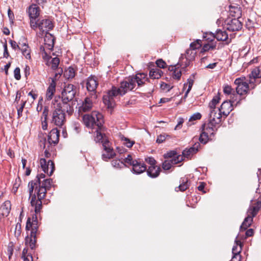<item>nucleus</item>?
<instances>
[{
  "mask_svg": "<svg viewBox=\"0 0 261 261\" xmlns=\"http://www.w3.org/2000/svg\"><path fill=\"white\" fill-rule=\"evenodd\" d=\"M83 121L86 127L95 129L96 136L95 140L100 142L103 147L104 152L102 158L104 161L113 158L115 155L113 149L110 146V142L105 135H103L100 130L103 123V116L101 114L94 111L91 115L86 114L83 116Z\"/></svg>",
  "mask_w": 261,
  "mask_h": 261,
  "instance_id": "nucleus-1",
  "label": "nucleus"
},
{
  "mask_svg": "<svg viewBox=\"0 0 261 261\" xmlns=\"http://www.w3.org/2000/svg\"><path fill=\"white\" fill-rule=\"evenodd\" d=\"M147 75L145 73H138L135 76L128 77L120 83V87L113 86L106 94L103 96V102L108 109H113L115 105L114 98L117 96H123L128 91L133 90L136 84L141 86L148 81Z\"/></svg>",
  "mask_w": 261,
  "mask_h": 261,
  "instance_id": "nucleus-2",
  "label": "nucleus"
},
{
  "mask_svg": "<svg viewBox=\"0 0 261 261\" xmlns=\"http://www.w3.org/2000/svg\"><path fill=\"white\" fill-rule=\"evenodd\" d=\"M54 110L51 113V123L59 127H62L66 122L65 112L69 116L74 111L73 107L67 105H61L56 102L54 103Z\"/></svg>",
  "mask_w": 261,
  "mask_h": 261,
  "instance_id": "nucleus-3",
  "label": "nucleus"
},
{
  "mask_svg": "<svg viewBox=\"0 0 261 261\" xmlns=\"http://www.w3.org/2000/svg\"><path fill=\"white\" fill-rule=\"evenodd\" d=\"M34 189L35 193L36 192L37 194L38 199H36L35 193L33 194V193L32 196H30V198L31 197V206L34 208L35 214L37 215L41 212L42 207L41 200L45 197L47 189L42 187L41 184L38 185L37 189L35 187Z\"/></svg>",
  "mask_w": 261,
  "mask_h": 261,
  "instance_id": "nucleus-4",
  "label": "nucleus"
},
{
  "mask_svg": "<svg viewBox=\"0 0 261 261\" xmlns=\"http://www.w3.org/2000/svg\"><path fill=\"white\" fill-rule=\"evenodd\" d=\"M76 93L75 87L72 84L65 86L62 92V100L59 102L55 100V102L62 106L67 105L68 108L73 107L72 100L73 99Z\"/></svg>",
  "mask_w": 261,
  "mask_h": 261,
  "instance_id": "nucleus-5",
  "label": "nucleus"
},
{
  "mask_svg": "<svg viewBox=\"0 0 261 261\" xmlns=\"http://www.w3.org/2000/svg\"><path fill=\"white\" fill-rule=\"evenodd\" d=\"M44 41V45L43 46L40 47V50L42 52L43 59L48 63L49 59L48 53L54 48L55 38L50 33H45Z\"/></svg>",
  "mask_w": 261,
  "mask_h": 261,
  "instance_id": "nucleus-6",
  "label": "nucleus"
},
{
  "mask_svg": "<svg viewBox=\"0 0 261 261\" xmlns=\"http://www.w3.org/2000/svg\"><path fill=\"white\" fill-rule=\"evenodd\" d=\"M234 84L236 86V94L239 96L238 100L237 101L236 106L240 103V101L243 99L241 97L246 94L249 90V85L247 83L244 82L241 78H237L234 82Z\"/></svg>",
  "mask_w": 261,
  "mask_h": 261,
  "instance_id": "nucleus-7",
  "label": "nucleus"
},
{
  "mask_svg": "<svg viewBox=\"0 0 261 261\" xmlns=\"http://www.w3.org/2000/svg\"><path fill=\"white\" fill-rule=\"evenodd\" d=\"M54 28V24L52 21L49 19H43L39 22L36 21V27L31 28L34 30H36L37 28L39 30V32L37 33L39 37H42L44 34L48 33V32L52 30Z\"/></svg>",
  "mask_w": 261,
  "mask_h": 261,
  "instance_id": "nucleus-8",
  "label": "nucleus"
},
{
  "mask_svg": "<svg viewBox=\"0 0 261 261\" xmlns=\"http://www.w3.org/2000/svg\"><path fill=\"white\" fill-rule=\"evenodd\" d=\"M225 29L231 32L240 31L243 27V23L240 19L237 18L227 17L224 21Z\"/></svg>",
  "mask_w": 261,
  "mask_h": 261,
  "instance_id": "nucleus-9",
  "label": "nucleus"
},
{
  "mask_svg": "<svg viewBox=\"0 0 261 261\" xmlns=\"http://www.w3.org/2000/svg\"><path fill=\"white\" fill-rule=\"evenodd\" d=\"M196 51L191 48L188 49L186 54H182L178 62V66H180L182 68H186L190 62L195 59Z\"/></svg>",
  "mask_w": 261,
  "mask_h": 261,
  "instance_id": "nucleus-10",
  "label": "nucleus"
},
{
  "mask_svg": "<svg viewBox=\"0 0 261 261\" xmlns=\"http://www.w3.org/2000/svg\"><path fill=\"white\" fill-rule=\"evenodd\" d=\"M30 19L31 28L36 27L37 19L40 14V8L36 4H32L29 6L27 10Z\"/></svg>",
  "mask_w": 261,
  "mask_h": 261,
  "instance_id": "nucleus-11",
  "label": "nucleus"
},
{
  "mask_svg": "<svg viewBox=\"0 0 261 261\" xmlns=\"http://www.w3.org/2000/svg\"><path fill=\"white\" fill-rule=\"evenodd\" d=\"M212 134V122L211 119L208 123H204L202 126V132L199 137V141L205 144L209 140V135Z\"/></svg>",
  "mask_w": 261,
  "mask_h": 261,
  "instance_id": "nucleus-12",
  "label": "nucleus"
},
{
  "mask_svg": "<svg viewBox=\"0 0 261 261\" xmlns=\"http://www.w3.org/2000/svg\"><path fill=\"white\" fill-rule=\"evenodd\" d=\"M95 98V94H93L91 97H87L81 104H79L78 112L79 115H83V113L90 111L93 107L92 98Z\"/></svg>",
  "mask_w": 261,
  "mask_h": 261,
  "instance_id": "nucleus-13",
  "label": "nucleus"
},
{
  "mask_svg": "<svg viewBox=\"0 0 261 261\" xmlns=\"http://www.w3.org/2000/svg\"><path fill=\"white\" fill-rule=\"evenodd\" d=\"M252 202L253 200H251L247 214L254 218L257 215L261 208V198L260 196L255 202L254 203H252Z\"/></svg>",
  "mask_w": 261,
  "mask_h": 261,
  "instance_id": "nucleus-14",
  "label": "nucleus"
},
{
  "mask_svg": "<svg viewBox=\"0 0 261 261\" xmlns=\"http://www.w3.org/2000/svg\"><path fill=\"white\" fill-rule=\"evenodd\" d=\"M38 225L37 221V216L36 215L33 217L32 220L31 218H28L26 224V229L31 230V236L36 237L38 231Z\"/></svg>",
  "mask_w": 261,
  "mask_h": 261,
  "instance_id": "nucleus-15",
  "label": "nucleus"
},
{
  "mask_svg": "<svg viewBox=\"0 0 261 261\" xmlns=\"http://www.w3.org/2000/svg\"><path fill=\"white\" fill-rule=\"evenodd\" d=\"M40 166L45 173L51 176L55 170V165L51 160H48L47 162L45 159H41L40 160Z\"/></svg>",
  "mask_w": 261,
  "mask_h": 261,
  "instance_id": "nucleus-16",
  "label": "nucleus"
},
{
  "mask_svg": "<svg viewBox=\"0 0 261 261\" xmlns=\"http://www.w3.org/2000/svg\"><path fill=\"white\" fill-rule=\"evenodd\" d=\"M60 72H62V70L61 69L59 73H56L54 78L51 79V82L50 83L47 89L46 93V98L47 100H51L56 91V80L58 78V74L60 75Z\"/></svg>",
  "mask_w": 261,
  "mask_h": 261,
  "instance_id": "nucleus-17",
  "label": "nucleus"
},
{
  "mask_svg": "<svg viewBox=\"0 0 261 261\" xmlns=\"http://www.w3.org/2000/svg\"><path fill=\"white\" fill-rule=\"evenodd\" d=\"M60 131L57 128L52 129L48 135L47 141L50 146H55L59 142Z\"/></svg>",
  "mask_w": 261,
  "mask_h": 261,
  "instance_id": "nucleus-18",
  "label": "nucleus"
},
{
  "mask_svg": "<svg viewBox=\"0 0 261 261\" xmlns=\"http://www.w3.org/2000/svg\"><path fill=\"white\" fill-rule=\"evenodd\" d=\"M45 175L43 173L38 174L35 179L31 180L28 184L29 192L30 196L32 195V193L34 190L35 187L37 189V185L41 184L42 179H45Z\"/></svg>",
  "mask_w": 261,
  "mask_h": 261,
  "instance_id": "nucleus-19",
  "label": "nucleus"
},
{
  "mask_svg": "<svg viewBox=\"0 0 261 261\" xmlns=\"http://www.w3.org/2000/svg\"><path fill=\"white\" fill-rule=\"evenodd\" d=\"M223 91L225 95H229L232 101H237L238 100L239 96L236 94L235 90L231 86L227 84L224 85L223 87Z\"/></svg>",
  "mask_w": 261,
  "mask_h": 261,
  "instance_id": "nucleus-20",
  "label": "nucleus"
},
{
  "mask_svg": "<svg viewBox=\"0 0 261 261\" xmlns=\"http://www.w3.org/2000/svg\"><path fill=\"white\" fill-rule=\"evenodd\" d=\"M199 146V143H195L192 147L189 148V149H186L182 151L183 156L184 158L191 159L193 155L198 152Z\"/></svg>",
  "mask_w": 261,
  "mask_h": 261,
  "instance_id": "nucleus-21",
  "label": "nucleus"
},
{
  "mask_svg": "<svg viewBox=\"0 0 261 261\" xmlns=\"http://www.w3.org/2000/svg\"><path fill=\"white\" fill-rule=\"evenodd\" d=\"M224 27L222 29H218L213 33V38H216L218 41H226L228 39V34Z\"/></svg>",
  "mask_w": 261,
  "mask_h": 261,
  "instance_id": "nucleus-22",
  "label": "nucleus"
},
{
  "mask_svg": "<svg viewBox=\"0 0 261 261\" xmlns=\"http://www.w3.org/2000/svg\"><path fill=\"white\" fill-rule=\"evenodd\" d=\"M87 89L89 91L94 92L98 85L97 78L94 76L89 77L87 81Z\"/></svg>",
  "mask_w": 261,
  "mask_h": 261,
  "instance_id": "nucleus-23",
  "label": "nucleus"
},
{
  "mask_svg": "<svg viewBox=\"0 0 261 261\" xmlns=\"http://www.w3.org/2000/svg\"><path fill=\"white\" fill-rule=\"evenodd\" d=\"M229 11L230 17L237 18L238 19L241 18L242 10L241 7L230 6Z\"/></svg>",
  "mask_w": 261,
  "mask_h": 261,
  "instance_id": "nucleus-24",
  "label": "nucleus"
},
{
  "mask_svg": "<svg viewBox=\"0 0 261 261\" xmlns=\"http://www.w3.org/2000/svg\"><path fill=\"white\" fill-rule=\"evenodd\" d=\"M161 171V168L159 166H149L147 170V174L151 178H156L160 175Z\"/></svg>",
  "mask_w": 261,
  "mask_h": 261,
  "instance_id": "nucleus-25",
  "label": "nucleus"
},
{
  "mask_svg": "<svg viewBox=\"0 0 261 261\" xmlns=\"http://www.w3.org/2000/svg\"><path fill=\"white\" fill-rule=\"evenodd\" d=\"M133 170L136 174H141L146 170V166L144 163L136 161L133 164Z\"/></svg>",
  "mask_w": 261,
  "mask_h": 261,
  "instance_id": "nucleus-26",
  "label": "nucleus"
},
{
  "mask_svg": "<svg viewBox=\"0 0 261 261\" xmlns=\"http://www.w3.org/2000/svg\"><path fill=\"white\" fill-rule=\"evenodd\" d=\"M171 71H173L172 77L174 79L179 80L180 79L181 73L183 71H186V68H182L180 66H178V63L174 66H172L171 69Z\"/></svg>",
  "mask_w": 261,
  "mask_h": 261,
  "instance_id": "nucleus-27",
  "label": "nucleus"
},
{
  "mask_svg": "<svg viewBox=\"0 0 261 261\" xmlns=\"http://www.w3.org/2000/svg\"><path fill=\"white\" fill-rule=\"evenodd\" d=\"M11 208V202L7 200L4 202L0 207V213L3 216L7 217L10 213Z\"/></svg>",
  "mask_w": 261,
  "mask_h": 261,
  "instance_id": "nucleus-28",
  "label": "nucleus"
},
{
  "mask_svg": "<svg viewBox=\"0 0 261 261\" xmlns=\"http://www.w3.org/2000/svg\"><path fill=\"white\" fill-rule=\"evenodd\" d=\"M236 103L237 101H232L231 99L228 101H224L221 106V108L222 110H225L226 112L223 111V113L229 114L233 110V105L236 106Z\"/></svg>",
  "mask_w": 261,
  "mask_h": 261,
  "instance_id": "nucleus-29",
  "label": "nucleus"
},
{
  "mask_svg": "<svg viewBox=\"0 0 261 261\" xmlns=\"http://www.w3.org/2000/svg\"><path fill=\"white\" fill-rule=\"evenodd\" d=\"M212 37V33L210 32L209 34L208 33H205L203 34V38L205 40L208 41V43H205L204 44L202 50L203 51H207L209 50L210 48H212V39L211 37Z\"/></svg>",
  "mask_w": 261,
  "mask_h": 261,
  "instance_id": "nucleus-30",
  "label": "nucleus"
},
{
  "mask_svg": "<svg viewBox=\"0 0 261 261\" xmlns=\"http://www.w3.org/2000/svg\"><path fill=\"white\" fill-rule=\"evenodd\" d=\"M20 46V48L19 50H21L22 55L25 57L27 59H31V50L29 48L28 44L26 43L25 42L23 43H19Z\"/></svg>",
  "mask_w": 261,
  "mask_h": 261,
  "instance_id": "nucleus-31",
  "label": "nucleus"
},
{
  "mask_svg": "<svg viewBox=\"0 0 261 261\" xmlns=\"http://www.w3.org/2000/svg\"><path fill=\"white\" fill-rule=\"evenodd\" d=\"M253 217L247 214V216L244 219L243 223L240 226V231L245 230L249 227L253 222Z\"/></svg>",
  "mask_w": 261,
  "mask_h": 261,
  "instance_id": "nucleus-32",
  "label": "nucleus"
},
{
  "mask_svg": "<svg viewBox=\"0 0 261 261\" xmlns=\"http://www.w3.org/2000/svg\"><path fill=\"white\" fill-rule=\"evenodd\" d=\"M163 72V71L159 68H156L154 69H152L149 71V77L152 79H159L162 75Z\"/></svg>",
  "mask_w": 261,
  "mask_h": 261,
  "instance_id": "nucleus-33",
  "label": "nucleus"
},
{
  "mask_svg": "<svg viewBox=\"0 0 261 261\" xmlns=\"http://www.w3.org/2000/svg\"><path fill=\"white\" fill-rule=\"evenodd\" d=\"M46 61V64L49 66H51V68L53 70H56L58 68L59 63H60V60L59 58L58 57H55L53 58H51V56H49V61L47 63V61Z\"/></svg>",
  "mask_w": 261,
  "mask_h": 261,
  "instance_id": "nucleus-34",
  "label": "nucleus"
},
{
  "mask_svg": "<svg viewBox=\"0 0 261 261\" xmlns=\"http://www.w3.org/2000/svg\"><path fill=\"white\" fill-rule=\"evenodd\" d=\"M235 245H234L232 249V253L234 254V253H237L240 250V252L242 250V247L243 246V243H242L240 241L238 240V236L236 237L235 239Z\"/></svg>",
  "mask_w": 261,
  "mask_h": 261,
  "instance_id": "nucleus-35",
  "label": "nucleus"
},
{
  "mask_svg": "<svg viewBox=\"0 0 261 261\" xmlns=\"http://www.w3.org/2000/svg\"><path fill=\"white\" fill-rule=\"evenodd\" d=\"M75 76V70L73 68L69 67L64 72V76L68 79H72Z\"/></svg>",
  "mask_w": 261,
  "mask_h": 261,
  "instance_id": "nucleus-36",
  "label": "nucleus"
},
{
  "mask_svg": "<svg viewBox=\"0 0 261 261\" xmlns=\"http://www.w3.org/2000/svg\"><path fill=\"white\" fill-rule=\"evenodd\" d=\"M36 237H32L27 238L25 240V243L28 246H29L31 249H34L35 248V244L36 243Z\"/></svg>",
  "mask_w": 261,
  "mask_h": 261,
  "instance_id": "nucleus-37",
  "label": "nucleus"
},
{
  "mask_svg": "<svg viewBox=\"0 0 261 261\" xmlns=\"http://www.w3.org/2000/svg\"><path fill=\"white\" fill-rule=\"evenodd\" d=\"M120 138L123 144L125 145L127 147L130 148L135 144V141L130 140L129 139L125 137L123 135L120 136Z\"/></svg>",
  "mask_w": 261,
  "mask_h": 261,
  "instance_id": "nucleus-38",
  "label": "nucleus"
},
{
  "mask_svg": "<svg viewBox=\"0 0 261 261\" xmlns=\"http://www.w3.org/2000/svg\"><path fill=\"white\" fill-rule=\"evenodd\" d=\"M189 187V185L188 183L187 179H183L182 182L179 185L178 187L175 188L176 191H185L187 190Z\"/></svg>",
  "mask_w": 261,
  "mask_h": 261,
  "instance_id": "nucleus-39",
  "label": "nucleus"
},
{
  "mask_svg": "<svg viewBox=\"0 0 261 261\" xmlns=\"http://www.w3.org/2000/svg\"><path fill=\"white\" fill-rule=\"evenodd\" d=\"M122 158L119 159L113 160L112 162V165L116 168H121L125 166L123 161H122Z\"/></svg>",
  "mask_w": 261,
  "mask_h": 261,
  "instance_id": "nucleus-40",
  "label": "nucleus"
},
{
  "mask_svg": "<svg viewBox=\"0 0 261 261\" xmlns=\"http://www.w3.org/2000/svg\"><path fill=\"white\" fill-rule=\"evenodd\" d=\"M193 77H190L187 80V83L184 84V88L185 89L188 86V92H190L191 91L192 87L193 85L194 81V75H192Z\"/></svg>",
  "mask_w": 261,
  "mask_h": 261,
  "instance_id": "nucleus-41",
  "label": "nucleus"
},
{
  "mask_svg": "<svg viewBox=\"0 0 261 261\" xmlns=\"http://www.w3.org/2000/svg\"><path fill=\"white\" fill-rule=\"evenodd\" d=\"M201 40L200 39H197L195 41L190 44V48L196 51L197 49L201 47Z\"/></svg>",
  "mask_w": 261,
  "mask_h": 261,
  "instance_id": "nucleus-42",
  "label": "nucleus"
},
{
  "mask_svg": "<svg viewBox=\"0 0 261 261\" xmlns=\"http://www.w3.org/2000/svg\"><path fill=\"white\" fill-rule=\"evenodd\" d=\"M52 179L50 178L43 179L41 185L47 189H49L51 186Z\"/></svg>",
  "mask_w": 261,
  "mask_h": 261,
  "instance_id": "nucleus-43",
  "label": "nucleus"
},
{
  "mask_svg": "<svg viewBox=\"0 0 261 261\" xmlns=\"http://www.w3.org/2000/svg\"><path fill=\"white\" fill-rule=\"evenodd\" d=\"M184 156L183 155L181 156L180 155H176L172 159H171V162L173 164V165L177 164L183 160V158Z\"/></svg>",
  "mask_w": 261,
  "mask_h": 261,
  "instance_id": "nucleus-44",
  "label": "nucleus"
},
{
  "mask_svg": "<svg viewBox=\"0 0 261 261\" xmlns=\"http://www.w3.org/2000/svg\"><path fill=\"white\" fill-rule=\"evenodd\" d=\"M122 161H123L124 164L126 163L130 165L133 166V164H135V162H136L137 160H133L132 156L130 154H128L127 157L125 159L122 158Z\"/></svg>",
  "mask_w": 261,
  "mask_h": 261,
  "instance_id": "nucleus-45",
  "label": "nucleus"
},
{
  "mask_svg": "<svg viewBox=\"0 0 261 261\" xmlns=\"http://www.w3.org/2000/svg\"><path fill=\"white\" fill-rule=\"evenodd\" d=\"M167 138H170V136L166 134H161L158 136L156 142L158 143H162L165 141Z\"/></svg>",
  "mask_w": 261,
  "mask_h": 261,
  "instance_id": "nucleus-46",
  "label": "nucleus"
},
{
  "mask_svg": "<svg viewBox=\"0 0 261 261\" xmlns=\"http://www.w3.org/2000/svg\"><path fill=\"white\" fill-rule=\"evenodd\" d=\"M172 165L171 160L170 161L166 160L163 163L162 168L165 170H168L171 168Z\"/></svg>",
  "mask_w": 261,
  "mask_h": 261,
  "instance_id": "nucleus-47",
  "label": "nucleus"
},
{
  "mask_svg": "<svg viewBox=\"0 0 261 261\" xmlns=\"http://www.w3.org/2000/svg\"><path fill=\"white\" fill-rule=\"evenodd\" d=\"M251 74L253 77L254 79L261 77V74H260V70L258 68L254 69L251 72Z\"/></svg>",
  "mask_w": 261,
  "mask_h": 261,
  "instance_id": "nucleus-48",
  "label": "nucleus"
},
{
  "mask_svg": "<svg viewBox=\"0 0 261 261\" xmlns=\"http://www.w3.org/2000/svg\"><path fill=\"white\" fill-rule=\"evenodd\" d=\"M25 103V101H22L21 103L20 107L17 108V115L18 118L22 116V112Z\"/></svg>",
  "mask_w": 261,
  "mask_h": 261,
  "instance_id": "nucleus-49",
  "label": "nucleus"
},
{
  "mask_svg": "<svg viewBox=\"0 0 261 261\" xmlns=\"http://www.w3.org/2000/svg\"><path fill=\"white\" fill-rule=\"evenodd\" d=\"M201 116H202L201 114L200 113L197 112V113H194L191 116L189 121L190 122V121H192L194 120H199L201 119Z\"/></svg>",
  "mask_w": 261,
  "mask_h": 261,
  "instance_id": "nucleus-50",
  "label": "nucleus"
},
{
  "mask_svg": "<svg viewBox=\"0 0 261 261\" xmlns=\"http://www.w3.org/2000/svg\"><path fill=\"white\" fill-rule=\"evenodd\" d=\"M176 154H177V153L175 151L172 150V151H170L168 152L167 153H165L164 155V157L165 159L171 158V159H172L176 155Z\"/></svg>",
  "mask_w": 261,
  "mask_h": 261,
  "instance_id": "nucleus-51",
  "label": "nucleus"
},
{
  "mask_svg": "<svg viewBox=\"0 0 261 261\" xmlns=\"http://www.w3.org/2000/svg\"><path fill=\"white\" fill-rule=\"evenodd\" d=\"M233 256L230 261H241V256L240 255V250L234 254H232Z\"/></svg>",
  "mask_w": 261,
  "mask_h": 261,
  "instance_id": "nucleus-52",
  "label": "nucleus"
},
{
  "mask_svg": "<svg viewBox=\"0 0 261 261\" xmlns=\"http://www.w3.org/2000/svg\"><path fill=\"white\" fill-rule=\"evenodd\" d=\"M21 224L20 223L18 222L15 226V235L16 236H19L21 234Z\"/></svg>",
  "mask_w": 261,
  "mask_h": 261,
  "instance_id": "nucleus-53",
  "label": "nucleus"
},
{
  "mask_svg": "<svg viewBox=\"0 0 261 261\" xmlns=\"http://www.w3.org/2000/svg\"><path fill=\"white\" fill-rule=\"evenodd\" d=\"M19 43H20V42H19L18 44H17V42L15 41H13L12 40H10V43L11 44L12 48L15 50H16L17 49H20L21 45H20Z\"/></svg>",
  "mask_w": 261,
  "mask_h": 261,
  "instance_id": "nucleus-54",
  "label": "nucleus"
},
{
  "mask_svg": "<svg viewBox=\"0 0 261 261\" xmlns=\"http://www.w3.org/2000/svg\"><path fill=\"white\" fill-rule=\"evenodd\" d=\"M14 77L16 80H19L21 78L20 70L19 67H16L14 71Z\"/></svg>",
  "mask_w": 261,
  "mask_h": 261,
  "instance_id": "nucleus-55",
  "label": "nucleus"
},
{
  "mask_svg": "<svg viewBox=\"0 0 261 261\" xmlns=\"http://www.w3.org/2000/svg\"><path fill=\"white\" fill-rule=\"evenodd\" d=\"M156 64L160 68H164L166 66V63L162 59L158 60L156 61Z\"/></svg>",
  "mask_w": 261,
  "mask_h": 261,
  "instance_id": "nucleus-56",
  "label": "nucleus"
},
{
  "mask_svg": "<svg viewBox=\"0 0 261 261\" xmlns=\"http://www.w3.org/2000/svg\"><path fill=\"white\" fill-rule=\"evenodd\" d=\"M254 22L253 20L250 19H248L246 22V27L248 30H251V29L254 28Z\"/></svg>",
  "mask_w": 261,
  "mask_h": 261,
  "instance_id": "nucleus-57",
  "label": "nucleus"
},
{
  "mask_svg": "<svg viewBox=\"0 0 261 261\" xmlns=\"http://www.w3.org/2000/svg\"><path fill=\"white\" fill-rule=\"evenodd\" d=\"M178 123L175 126L174 129L177 130L181 128V126L184 122V119L182 118H178Z\"/></svg>",
  "mask_w": 261,
  "mask_h": 261,
  "instance_id": "nucleus-58",
  "label": "nucleus"
},
{
  "mask_svg": "<svg viewBox=\"0 0 261 261\" xmlns=\"http://www.w3.org/2000/svg\"><path fill=\"white\" fill-rule=\"evenodd\" d=\"M146 161L147 163L150 164V166H156V161L152 157H149L146 159Z\"/></svg>",
  "mask_w": 261,
  "mask_h": 261,
  "instance_id": "nucleus-59",
  "label": "nucleus"
},
{
  "mask_svg": "<svg viewBox=\"0 0 261 261\" xmlns=\"http://www.w3.org/2000/svg\"><path fill=\"white\" fill-rule=\"evenodd\" d=\"M254 234V230L252 228L247 229L245 232V239L248 237H252Z\"/></svg>",
  "mask_w": 261,
  "mask_h": 261,
  "instance_id": "nucleus-60",
  "label": "nucleus"
},
{
  "mask_svg": "<svg viewBox=\"0 0 261 261\" xmlns=\"http://www.w3.org/2000/svg\"><path fill=\"white\" fill-rule=\"evenodd\" d=\"M48 113V109L47 107H45L43 109V111L42 112V119L43 117L44 119L47 120V116Z\"/></svg>",
  "mask_w": 261,
  "mask_h": 261,
  "instance_id": "nucleus-61",
  "label": "nucleus"
},
{
  "mask_svg": "<svg viewBox=\"0 0 261 261\" xmlns=\"http://www.w3.org/2000/svg\"><path fill=\"white\" fill-rule=\"evenodd\" d=\"M205 184L204 182H201L200 184L197 187V189L199 191L202 192L203 193H205L206 191L204 190Z\"/></svg>",
  "mask_w": 261,
  "mask_h": 261,
  "instance_id": "nucleus-62",
  "label": "nucleus"
},
{
  "mask_svg": "<svg viewBox=\"0 0 261 261\" xmlns=\"http://www.w3.org/2000/svg\"><path fill=\"white\" fill-rule=\"evenodd\" d=\"M4 51L3 56H4V57L7 58L9 56V54L8 51L7 45L6 43L4 44Z\"/></svg>",
  "mask_w": 261,
  "mask_h": 261,
  "instance_id": "nucleus-63",
  "label": "nucleus"
},
{
  "mask_svg": "<svg viewBox=\"0 0 261 261\" xmlns=\"http://www.w3.org/2000/svg\"><path fill=\"white\" fill-rule=\"evenodd\" d=\"M169 85H168L167 84H166L164 82H162L160 84V87L163 90H169Z\"/></svg>",
  "mask_w": 261,
  "mask_h": 261,
  "instance_id": "nucleus-64",
  "label": "nucleus"
}]
</instances>
